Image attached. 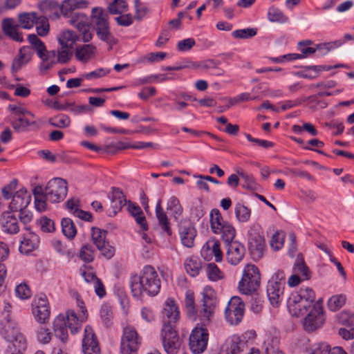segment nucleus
<instances>
[{
  "label": "nucleus",
  "mask_w": 354,
  "mask_h": 354,
  "mask_svg": "<svg viewBox=\"0 0 354 354\" xmlns=\"http://www.w3.org/2000/svg\"><path fill=\"white\" fill-rule=\"evenodd\" d=\"M315 293L309 287H301L289 297L288 306L290 312L296 317L305 315L315 302Z\"/></svg>",
  "instance_id": "f257e3e1"
},
{
  "label": "nucleus",
  "mask_w": 354,
  "mask_h": 354,
  "mask_svg": "<svg viewBox=\"0 0 354 354\" xmlns=\"http://www.w3.org/2000/svg\"><path fill=\"white\" fill-rule=\"evenodd\" d=\"M138 287L140 294L144 292L150 297H154L158 294L160 289V279L153 267L145 266L138 274V282L134 283Z\"/></svg>",
  "instance_id": "f03ea898"
},
{
  "label": "nucleus",
  "mask_w": 354,
  "mask_h": 354,
  "mask_svg": "<svg viewBox=\"0 0 354 354\" xmlns=\"http://www.w3.org/2000/svg\"><path fill=\"white\" fill-rule=\"evenodd\" d=\"M0 333L7 342L12 344L13 348L26 349V339L15 320L7 318L1 319Z\"/></svg>",
  "instance_id": "7ed1b4c3"
},
{
  "label": "nucleus",
  "mask_w": 354,
  "mask_h": 354,
  "mask_svg": "<svg viewBox=\"0 0 354 354\" xmlns=\"http://www.w3.org/2000/svg\"><path fill=\"white\" fill-rule=\"evenodd\" d=\"M285 284L286 275L281 270H278L269 279L266 291L268 299L273 306H277L281 302Z\"/></svg>",
  "instance_id": "20e7f679"
},
{
  "label": "nucleus",
  "mask_w": 354,
  "mask_h": 354,
  "mask_svg": "<svg viewBox=\"0 0 354 354\" xmlns=\"http://www.w3.org/2000/svg\"><path fill=\"white\" fill-rule=\"evenodd\" d=\"M92 14L98 38L109 45L114 44L115 41L109 30L108 14L102 8H93Z\"/></svg>",
  "instance_id": "39448f33"
},
{
  "label": "nucleus",
  "mask_w": 354,
  "mask_h": 354,
  "mask_svg": "<svg viewBox=\"0 0 354 354\" xmlns=\"http://www.w3.org/2000/svg\"><path fill=\"white\" fill-rule=\"evenodd\" d=\"M259 285L260 274L258 268L252 264H247L239 283V292L243 295H251L258 289Z\"/></svg>",
  "instance_id": "423d86ee"
},
{
  "label": "nucleus",
  "mask_w": 354,
  "mask_h": 354,
  "mask_svg": "<svg viewBox=\"0 0 354 354\" xmlns=\"http://www.w3.org/2000/svg\"><path fill=\"white\" fill-rule=\"evenodd\" d=\"M160 336L165 351L167 354H176L180 347V337L174 326L165 324L162 326Z\"/></svg>",
  "instance_id": "0eeeda50"
},
{
  "label": "nucleus",
  "mask_w": 354,
  "mask_h": 354,
  "mask_svg": "<svg viewBox=\"0 0 354 354\" xmlns=\"http://www.w3.org/2000/svg\"><path fill=\"white\" fill-rule=\"evenodd\" d=\"M67 183L60 178L50 180L45 189L46 198L51 203H59L63 201L67 195Z\"/></svg>",
  "instance_id": "6e6552de"
},
{
  "label": "nucleus",
  "mask_w": 354,
  "mask_h": 354,
  "mask_svg": "<svg viewBox=\"0 0 354 354\" xmlns=\"http://www.w3.org/2000/svg\"><path fill=\"white\" fill-rule=\"evenodd\" d=\"M245 305L239 297L234 296L228 301L225 308V318L231 325L239 324L244 315Z\"/></svg>",
  "instance_id": "1a4fd4ad"
},
{
  "label": "nucleus",
  "mask_w": 354,
  "mask_h": 354,
  "mask_svg": "<svg viewBox=\"0 0 354 354\" xmlns=\"http://www.w3.org/2000/svg\"><path fill=\"white\" fill-rule=\"evenodd\" d=\"M322 299L316 301L308 315L305 317L304 327L307 331H313L323 326L325 322Z\"/></svg>",
  "instance_id": "9d476101"
},
{
  "label": "nucleus",
  "mask_w": 354,
  "mask_h": 354,
  "mask_svg": "<svg viewBox=\"0 0 354 354\" xmlns=\"http://www.w3.org/2000/svg\"><path fill=\"white\" fill-rule=\"evenodd\" d=\"M77 305L80 308V313L79 315L73 310L66 311V318L68 323V327L71 334L75 335L80 331L82 324L85 322L88 318L87 310L84 306L83 301L77 298Z\"/></svg>",
  "instance_id": "9b49d317"
},
{
  "label": "nucleus",
  "mask_w": 354,
  "mask_h": 354,
  "mask_svg": "<svg viewBox=\"0 0 354 354\" xmlns=\"http://www.w3.org/2000/svg\"><path fill=\"white\" fill-rule=\"evenodd\" d=\"M110 200V208L107 210L109 216H113L116 215L122 209V207H126L129 213L133 216V204L131 201H127L125 196L120 189L113 188Z\"/></svg>",
  "instance_id": "f8f14e48"
},
{
  "label": "nucleus",
  "mask_w": 354,
  "mask_h": 354,
  "mask_svg": "<svg viewBox=\"0 0 354 354\" xmlns=\"http://www.w3.org/2000/svg\"><path fill=\"white\" fill-rule=\"evenodd\" d=\"M249 250L252 254L261 257L265 245V240L261 227L257 225L250 227L248 230Z\"/></svg>",
  "instance_id": "ddd939ff"
},
{
  "label": "nucleus",
  "mask_w": 354,
  "mask_h": 354,
  "mask_svg": "<svg viewBox=\"0 0 354 354\" xmlns=\"http://www.w3.org/2000/svg\"><path fill=\"white\" fill-rule=\"evenodd\" d=\"M207 330L203 327H196L189 336V347L194 354H201L205 351L208 341Z\"/></svg>",
  "instance_id": "4468645a"
},
{
  "label": "nucleus",
  "mask_w": 354,
  "mask_h": 354,
  "mask_svg": "<svg viewBox=\"0 0 354 354\" xmlns=\"http://www.w3.org/2000/svg\"><path fill=\"white\" fill-rule=\"evenodd\" d=\"M203 308L201 315L203 322H208L213 316L217 299L215 291L210 286H205L203 292Z\"/></svg>",
  "instance_id": "2eb2a0df"
},
{
  "label": "nucleus",
  "mask_w": 354,
  "mask_h": 354,
  "mask_svg": "<svg viewBox=\"0 0 354 354\" xmlns=\"http://www.w3.org/2000/svg\"><path fill=\"white\" fill-rule=\"evenodd\" d=\"M69 24L75 26L82 35V39L84 42H88L92 39V34L90 32V20L84 13H75L68 21Z\"/></svg>",
  "instance_id": "dca6fc26"
},
{
  "label": "nucleus",
  "mask_w": 354,
  "mask_h": 354,
  "mask_svg": "<svg viewBox=\"0 0 354 354\" xmlns=\"http://www.w3.org/2000/svg\"><path fill=\"white\" fill-rule=\"evenodd\" d=\"M162 318L163 325L165 324L174 326L180 319V311L178 306L174 299L169 297L164 304L162 310Z\"/></svg>",
  "instance_id": "f3484780"
},
{
  "label": "nucleus",
  "mask_w": 354,
  "mask_h": 354,
  "mask_svg": "<svg viewBox=\"0 0 354 354\" xmlns=\"http://www.w3.org/2000/svg\"><path fill=\"white\" fill-rule=\"evenodd\" d=\"M84 354H100V347L93 328L87 325L84 328L82 339Z\"/></svg>",
  "instance_id": "a211bd4d"
},
{
  "label": "nucleus",
  "mask_w": 354,
  "mask_h": 354,
  "mask_svg": "<svg viewBox=\"0 0 354 354\" xmlns=\"http://www.w3.org/2000/svg\"><path fill=\"white\" fill-rule=\"evenodd\" d=\"M201 256L207 261L212 259L214 257L216 262L223 259V253L221 250L220 241L215 238L209 239L202 247Z\"/></svg>",
  "instance_id": "6ab92c4d"
},
{
  "label": "nucleus",
  "mask_w": 354,
  "mask_h": 354,
  "mask_svg": "<svg viewBox=\"0 0 354 354\" xmlns=\"http://www.w3.org/2000/svg\"><path fill=\"white\" fill-rule=\"evenodd\" d=\"M35 319L40 324L46 323L50 317V308L46 295H40L35 301V306L32 309Z\"/></svg>",
  "instance_id": "aec40b11"
},
{
  "label": "nucleus",
  "mask_w": 354,
  "mask_h": 354,
  "mask_svg": "<svg viewBox=\"0 0 354 354\" xmlns=\"http://www.w3.org/2000/svg\"><path fill=\"white\" fill-rule=\"evenodd\" d=\"M179 235L182 244L187 248H192L196 236V230L189 221L180 223L179 225Z\"/></svg>",
  "instance_id": "412c9836"
},
{
  "label": "nucleus",
  "mask_w": 354,
  "mask_h": 354,
  "mask_svg": "<svg viewBox=\"0 0 354 354\" xmlns=\"http://www.w3.org/2000/svg\"><path fill=\"white\" fill-rule=\"evenodd\" d=\"M227 249V260L232 265H237L245 255V247L237 241L225 243Z\"/></svg>",
  "instance_id": "4be33fe9"
},
{
  "label": "nucleus",
  "mask_w": 354,
  "mask_h": 354,
  "mask_svg": "<svg viewBox=\"0 0 354 354\" xmlns=\"http://www.w3.org/2000/svg\"><path fill=\"white\" fill-rule=\"evenodd\" d=\"M31 201V196L24 188L20 189L13 195L9 207L12 212L25 209Z\"/></svg>",
  "instance_id": "5701e85b"
},
{
  "label": "nucleus",
  "mask_w": 354,
  "mask_h": 354,
  "mask_svg": "<svg viewBox=\"0 0 354 354\" xmlns=\"http://www.w3.org/2000/svg\"><path fill=\"white\" fill-rule=\"evenodd\" d=\"M32 52L30 47L23 46L18 52V54L13 59L11 72L15 73L19 71L24 66L27 64L32 58Z\"/></svg>",
  "instance_id": "b1692460"
},
{
  "label": "nucleus",
  "mask_w": 354,
  "mask_h": 354,
  "mask_svg": "<svg viewBox=\"0 0 354 354\" xmlns=\"http://www.w3.org/2000/svg\"><path fill=\"white\" fill-rule=\"evenodd\" d=\"M27 233L24 235V239L21 241L19 251L25 254H29L38 248L39 239L34 232L26 227Z\"/></svg>",
  "instance_id": "393cba45"
},
{
  "label": "nucleus",
  "mask_w": 354,
  "mask_h": 354,
  "mask_svg": "<svg viewBox=\"0 0 354 354\" xmlns=\"http://www.w3.org/2000/svg\"><path fill=\"white\" fill-rule=\"evenodd\" d=\"M68 323L66 315H59L53 322V330L56 337L65 343L68 338Z\"/></svg>",
  "instance_id": "a878e982"
},
{
  "label": "nucleus",
  "mask_w": 354,
  "mask_h": 354,
  "mask_svg": "<svg viewBox=\"0 0 354 354\" xmlns=\"http://www.w3.org/2000/svg\"><path fill=\"white\" fill-rule=\"evenodd\" d=\"M18 26L19 25L16 24L12 18H5L1 22L3 32L14 41L21 42L24 39L21 33L17 30Z\"/></svg>",
  "instance_id": "bb28decb"
},
{
  "label": "nucleus",
  "mask_w": 354,
  "mask_h": 354,
  "mask_svg": "<svg viewBox=\"0 0 354 354\" xmlns=\"http://www.w3.org/2000/svg\"><path fill=\"white\" fill-rule=\"evenodd\" d=\"M156 216L162 232L170 236L172 234L169 220L162 207V202L159 200L156 205Z\"/></svg>",
  "instance_id": "cd10ccee"
},
{
  "label": "nucleus",
  "mask_w": 354,
  "mask_h": 354,
  "mask_svg": "<svg viewBox=\"0 0 354 354\" xmlns=\"http://www.w3.org/2000/svg\"><path fill=\"white\" fill-rule=\"evenodd\" d=\"M1 221L4 232L13 234H17L19 231L17 219L12 212H6L3 213Z\"/></svg>",
  "instance_id": "c85d7f7f"
},
{
  "label": "nucleus",
  "mask_w": 354,
  "mask_h": 354,
  "mask_svg": "<svg viewBox=\"0 0 354 354\" xmlns=\"http://www.w3.org/2000/svg\"><path fill=\"white\" fill-rule=\"evenodd\" d=\"M223 347L231 354H241L248 348V345L242 342L239 335H234L227 339Z\"/></svg>",
  "instance_id": "c756f323"
},
{
  "label": "nucleus",
  "mask_w": 354,
  "mask_h": 354,
  "mask_svg": "<svg viewBox=\"0 0 354 354\" xmlns=\"http://www.w3.org/2000/svg\"><path fill=\"white\" fill-rule=\"evenodd\" d=\"M95 53V46L92 44H83L76 47L75 55L78 61L86 63L91 59Z\"/></svg>",
  "instance_id": "7c9ffc66"
},
{
  "label": "nucleus",
  "mask_w": 354,
  "mask_h": 354,
  "mask_svg": "<svg viewBox=\"0 0 354 354\" xmlns=\"http://www.w3.org/2000/svg\"><path fill=\"white\" fill-rule=\"evenodd\" d=\"M35 118L28 115L14 118L11 122L12 128L17 132H24L29 129L30 127H37V124Z\"/></svg>",
  "instance_id": "2f4dec72"
},
{
  "label": "nucleus",
  "mask_w": 354,
  "mask_h": 354,
  "mask_svg": "<svg viewBox=\"0 0 354 354\" xmlns=\"http://www.w3.org/2000/svg\"><path fill=\"white\" fill-rule=\"evenodd\" d=\"M121 354H133V328L127 326L124 328L120 342Z\"/></svg>",
  "instance_id": "473e14b6"
},
{
  "label": "nucleus",
  "mask_w": 354,
  "mask_h": 354,
  "mask_svg": "<svg viewBox=\"0 0 354 354\" xmlns=\"http://www.w3.org/2000/svg\"><path fill=\"white\" fill-rule=\"evenodd\" d=\"M88 4L86 0H64L60 8L61 12L64 17H68L73 10L86 8Z\"/></svg>",
  "instance_id": "72a5a7b5"
},
{
  "label": "nucleus",
  "mask_w": 354,
  "mask_h": 354,
  "mask_svg": "<svg viewBox=\"0 0 354 354\" xmlns=\"http://www.w3.org/2000/svg\"><path fill=\"white\" fill-rule=\"evenodd\" d=\"M55 55L56 52L55 50H51L43 53L41 57H39L41 59L39 66V71L41 75L46 74L47 72L55 64Z\"/></svg>",
  "instance_id": "f704fd0d"
},
{
  "label": "nucleus",
  "mask_w": 354,
  "mask_h": 354,
  "mask_svg": "<svg viewBox=\"0 0 354 354\" xmlns=\"http://www.w3.org/2000/svg\"><path fill=\"white\" fill-rule=\"evenodd\" d=\"M347 297L344 294H336L331 296L327 301V306L329 310L337 312L344 306Z\"/></svg>",
  "instance_id": "c9c22d12"
},
{
  "label": "nucleus",
  "mask_w": 354,
  "mask_h": 354,
  "mask_svg": "<svg viewBox=\"0 0 354 354\" xmlns=\"http://www.w3.org/2000/svg\"><path fill=\"white\" fill-rule=\"evenodd\" d=\"M61 46L73 48V46L78 39V36L73 30H64L57 37Z\"/></svg>",
  "instance_id": "e433bc0d"
},
{
  "label": "nucleus",
  "mask_w": 354,
  "mask_h": 354,
  "mask_svg": "<svg viewBox=\"0 0 354 354\" xmlns=\"http://www.w3.org/2000/svg\"><path fill=\"white\" fill-rule=\"evenodd\" d=\"M218 228L217 234L221 236L225 243H229L234 240L236 230L231 223L225 221Z\"/></svg>",
  "instance_id": "4c0bfd02"
},
{
  "label": "nucleus",
  "mask_w": 354,
  "mask_h": 354,
  "mask_svg": "<svg viewBox=\"0 0 354 354\" xmlns=\"http://www.w3.org/2000/svg\"><path fill=\"white\" fill-rule=\"evenodd\" d=\"M184 266L186 272L190 276L196 277L199 274V272L202 268V263L198 258L190 257L185 260Z\"/></svg>",
  "instance_id": "58836bf2"
},
{
  "label": "nucleus",
  "mask_w": 354,
  "mask_h": 354,
  "mask_svg": "<svg viewBox=\"0 0 354 354\" xmlns=\"http://www.w3.org/2000/svg\"><path fill=\"white\" fill-rule=\"evenodd\" d=\"M39 17L36 12H24L19 15V22L21 28L30 29L37 22Z\"/></svg>",
  "instance_id": "ea45409f"
},
{
  "label": "nucleus",
  "mask_w": 354,
  "mask_h": 354,
  "mask_svg": "<svg viewBox=\"0 0 354 354\" xmlns=\"http://www.w3.org/2000/svg\"><path fill=\"white\" fill-rule=\"evenodd\" d=\"M185 306L189 318L193 320H196V310L195 307L194 294L191 290H187L185 293Z\"/></svg>",
  "instance_id": "a19ab883"
},
{
  "label": "nucleus",
  "mask_w": 354,
  "mask_h": 354,
  "mask_svg": "<svg viewBox=\"0 0 354 354\" xmlns=\"http://www.w3.org/2000/svg\"><path fill=\"white\" fill-rule=\"evenodd\" d=\"M48 123L54 127L65 129L71 125V121L67 115L61 113L50 118Z\"/></svg>",
  "instance_id": "79ce46f5"
},
{
  "label": "nucleus",
  "mask_w": 354,
  "mask_h": 354,
  "mask_svg": "<svg viewBox=\"0 0 354 354\" xmlns=\"http://www.w3.org/2000/svg\"><path fill=\"white\" fill-rule=\"evenodd\" d=\"M293 272L301 277L303 280H308L310 278V272L302 258L297 259L293 267Z\"/></svg>",
  "instance_id": "37998d69"
},
{
  "label": "nucleus",
  "mask_w": 354,
  "mask_h": 354,
  "mask_svg": "<svg viewBox=\"0 0 354 354\" xmlns=\"http://www.w3.org/2000/svg\"><path fill=\"white\" fill-rule=\"evenodd\" d=\"M234 214L236 219L240 222H247L251 215V210L241 203H237L234 206Z\"/></svg>",
  "instance_id": "c03bdc74"
},
{
  "label": "nucleus",
  "mask_w": 354,
  "mask_h": 354,
  "mask_svg": "<svg viewBox=\"0 0 354 354\" xmlns=\"http://www.w3.org/2000/svg\"><path fill=\"white\" fill-rule=\"evenodd\" d=\"M209 220L212 231L214 234H218V227H221V225L225 221L220 211L217 209H213L210 212Z\"/></svg>",
  "instance_id": "a18cd8bd"
},
{
  "label": "nucleus",
  "mask_w": 354,
  "mask_h": 354,
  "mask_svg": "<svg viewBox=\"0 0 354 354\" xmlns=\"http://www.w3.org/2000/svg\"><path fill=\"white\" fill-rule=\"evenodd\" d=\"M107 9L111 15H121L127 10L126 0H111Z\"/></svg>",
  "instance_id": "49530a36"
},
{
  "label": "nucleus",
  "mask_w": 354,
  "mask_h": 354,
  "mask_svg": "<svg viewBox=\"0 0 354 354\" xmlns=\"http://www.w3.org/2000/svg\"><path fill=\"white\" fill-rule=\"evenodd\" d=\"M167 209L171 212L172 215L175 219H177L183 212V207L181 206L179 200L176 196H171L167 203Z\"/></svg>",
  "instance_id": "de8ad7c7"
},
{
  "label": "nucleus",
  "mask_w": 354,
  "mask_h": 354,
  "mask_svg": "<svg viewBox=\"0 0 354 354\" xmlns=\"http://www.w3.org/2000/svg\"><path fill=\"white\" fill-rule=\"evenodd\" d=\"M63 234L68 239H73L77 230L73 221L69 218H64L61 222Z\"/></svg>",
  "instance_id": "09e8293b"
},
{
  "label": "nucleus",
  "mask_w": 354,
  "mask_h": 354,
  "mask_svg": "<svg viewBox=\"0 0 354 354\" xmlns=\"http://www.w3.org/2000/svg\"><path fill=\"white\" fill-rule=\"evenodd\" d=\"M149 13L147 6L140 0H134V20L142 21Z\"/></svg>",
  "instance_id": "8fccbe9b"
},
{
  "label": "nucleus",
  "mask_w": 354,
  "mask_h": 354,
  "mask_svg": "<svg viewBox=\"0 0 354 354\" xmlns=\"http://www.w3.org/2000/svg\"><path fill=\"white\" fill-rule=\"evenodd\" d=\"M134 220L139 225L141 231L146 232L149 230V225L146 217L144 215L141 208L134 204Z\"/></svg>",
  "instance_id": "3c124183"
},
{
  "label": "nucleus",
  "mask_w": 354,
  "mask_h": 354,
  "mask_svg": "<svg viewBox=\"0 0 354 354\" xmlns=\"http://www.w3.org/2000/svg\"><path fill=\"white\" fill-rule=\"evenodd\" d=\"M107 232L98 227L91 228V239L96 248L104 244L106 241Z\"/></svg>",
  "instance_id": "603ef678"
},
{
  "label": "nucleus",
  "mask_w": 354,
  "mask_h": 354,
  "mask_svg": "<svg viewBox=\"0 0 354 354\" xmlns=\"http://www.w3.org/2000/svg\"><path fill=\"white\" fill-rule=\"evenodd\" d=\"M28 41L32 46H33L39 57H41L43 53L47 52L44 44L41 41L40 39L38 38V37L36 35H29L28 36Z\"/></svg>",
  "instance_id": "864d4df0"
},
{
  "label": "nucleus",
  "mask_w": 354,
  "mask_h": 354,
  "mask_svg": "<svg viewBox=\"0 0 354 354\" xmlns=\"http://www.w3.org/2000/svg\"><path fill=\"white\" fill-rule=\"evenodd\" d=\"M206 274L208 279L213 281H216L223 278V272L214 263H209L206 268Z\"/></svg>",
  "instance_id": "5fc2aeb1"
},
{
  "label": "nucleus",
  "mask_w": 354,
  "mask_h": 354,
  "mask_svg": "<svg viewBox=\"0 0 354 354\" xmlns=\"http://www.w3.org/2000/svg\"><path fill=\"white\" fill-rule=\"evenodd\" d=\"M95 249L90 244L84 245L80 252V257L86 263H91L94 260Z\"/></svg>",
  "instance_id": "6e6d98bb"
},
{
  "label": "nucleus",
  "mask_w": 354,
  "mask_h": 354,
  "mask_svg": "<svg viewBox=\"0 0 354 354\" xmlns=\"http://www.w3.org/2000/svg\"><path fill=\"white\" fill-rule=\"evenodd\" d=\"M268 18L272 22L284 23L288 21V18L282 12L275 7H270L268 12Z\"/></svg>",
  "instance_id": "4d7b16f0"
},
{
  "label": "nucleus",
  "mask_w": 354,
  "mask_h": 354,
  "mask_svg": "<svg viewBox=\"0 0 354 354\" xmlns=\"http://www.w3.org/2000/svg\"><path fill=\"white\" fill-rule=\"evenodd\" d=\"M73 56V48L61 46L57 52V62L60 64L68 62Z\"/></svg>",
  "instance_id": "13d9d810"
},
{
  "label": "nucleus",
  "mask_w": 354,
  "mask_h": 354,
  "mask_svg": "<svg viewBox=\"0 0 354 354\" xmlns=\"http://www.w3.org/2000/svg\"><path fill=\"white\" fill-rule=\"evenodd\" d=\"M257 35V30L252 28L239 29L233 31L232 35L236 39H246L252 38Z\"/></svg>",
  "instance_id": "bf43d9fd"
},
{
  "label": "nucleus",
  "mask_w": 354,
  "mask_h": 354,
  "mask_svg": "<svg viewBox=\"0 0 354 354\" xmlns=\"http://www.w3.org/2000/svg\"><path fill=\"white\" fill-rule=\"evenodd\" d=\"M336 319L342 325L354 326V315L349 311L343 310L336 315Z\"/></svg>",
  "instance_id": "052dcab7"
},
{
  "label": "nucleus",
  "mask_w": 354,
  "mask_h": 354,
  "mask_svg": "<svg viewBox=\"0 0 354 354\" xmlns=\"http://www.w3.org/2000/svg\"><path fill=\"white\" fill-rule=\"evenodd\" d=\"M285 234L283 232H275L270 241V246L274 250H280L284 243Z\"/></svg>",
  "instance_id": "680f3d73"
},
{
  "label": "nucleus",
  "mask_w": 354,
  "mask_h": 354,
  "mask_svg": "<svg viewBox=\"0 0 354 354\" xmlns=\"http://www.w3.org/2000/svg\"><path fill=\"white\" fill-rule=\"evenodd\" d=\"M37 339L41 344H48L51 339L50 330L44 326H39L36 331Z\"/></svg>",
  "instance_id": "e2e57ef3"
},
{
  "label": "nucleus",
  "mask_w": 354,
  "mask_h": 354,
  "mask_svg": "<svg viewBox=\"0 0 354 354\" xmlns=\"http://www.w3.org/2000/svg\"><path fill=\"white\" fill-rule=\"evenodd\" d=\"M167 54L163 52H157V53H151L143 57L140 59H138L136 62L141 63L147 61L149 62H156L163 60L166 57Z\"/></svg>",
  "instance_id": "0e129e2a"
},
{
  "label": "nucleus",
  "mask_w": 354,
  "mask_h": 354,
  "mask_svg": "<svg viewBox=\"0 0 354 354\" xmlns=\"http://www.w3.org/2000/svg\"><path fill=\"white\" fill-rule=\"evenodd\" d=\"M37 26V32L39 36H46L49 31V24L46 17H39L37 22L35 24Z\"/></svg>",
  "instance_id": "69168bd1"
},
{
  "label": "nucleus",
  "mask_w": 354,
  "mask_h": 354,
  "mask_svg": "<svg viewBox=\"0 0 354 354\" xmlns=\"http://www.w3.org/2000/svg\"><path fill=\"white\" fill-rule=\"evenodd\" d=\"M97 248L100 252L102 256L108 260L111 259L115 254V248L109 242H105Z\"/></svg>",
  "instance_id": "338daca9"
},
{
  "label": "nucleus",
  "mask_w": 354,
  "mask_h": 354,
  "mask_svg": "<svg viewBox=\"0 0 354 354\" xmlns=\"http://www.w3.org/2000/svg\"><path fill=\"white\" fill-rule=\"evenodd\" d=\"M17 187V180L16 179H13L9 184L6 185L1 189V194L3 198L6 200L10 198H12L13 192L16 190Z\"/></svg>",
  "instance_id": "774afa93"
}]
</instances>
